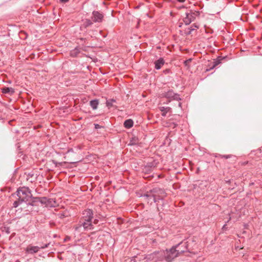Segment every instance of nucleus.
<instances>
[{
    "mask_svg": "<svg viewBox=\"0 0 262 262\" xmlns=\"http://www.w3.org/2000/svg\"><path fill=\"white\" fill-rule=\"evenodd\" d=\"M185 244L182 243L172 247L169 250L155 252L152 254L153 257L159 258V256H164L165 259L168 261H171L174 258L178 256L181 253L185 252L186 249Z\"/></svg>",
    "mask_w": 262,
    "mask_h": 262,
    "instance_id": "obj_1",
    "label": "nucleus"
},
{
    "mask_svg": "<svg viewBox=\"0 0 262 262\" xmlns=\"http://www.w3.org/2000/svg\"><path fill=\"white\" fill-rule=\"evenodd\" d=\"M93 217V211L91 209H86L82 213V216L79 223L74 226L75 230L80 233L94 229L92 220Z\"/></svg>",
    "mask_w": 262,
    "mask_h": 262,
    "instance_id": "obj_2",
    "label": "nucleus"
},
{
    "mask_svg": "<svg viewBox=\"0 0 262 262\" xmlns=\"http://www.w3.org/2000/svg\"><path fill=\"white\" fill-rule=\"evenodd\" d=\"M32 194L28 187H23L19 188L16 192V200L13 203V207H18L23 202L29 201Z\"/></svg>",
    "mask_w": 262,
    "mask_h": 262,
    "instance_id": "obj_3",
    "label": "nucleus"
},
{
    "mask_svg": "<svg viewBox=\"0 0 262 262\" xmlns=\"http://www.w3.org/2000/svg\"><path fill=\"white\" fill-rule=\"evenodd\" d=\"M165 196V192L163 190L155 188L150 191L147 192L143 197L146 200L148 203L152 204L156 203L159 200L162 199Z\"/></svg>",
    "mask_w": 262,
    "mask_h": 262,
    "instance_id": "obj_4",
    "label": "nucleus"
},
{
    "mask_svg": "<svg viewBox=\"0 0 262 262\" xmlns=\"http://www.w3.org/2000/svg\"><path fill=\"white\" fill-rule=\"evenodd\" d=\"M200 12L197 11H192L186 13V16L183 18V21L186 25L190 24L194 21L196 17L199 15Z\"/></svg>",
    "mask_w": 262,
    "mask_h": 262,
    "instance_id": "obj_5",
    "label": "nucleus"
},
{
    "mask_svg": "<svg viewBox=\"0 0 262 262\" xmlns=\"http://www.w3.org/2000/svg\"><path fill=\"white\" fill-rule=\"evenodd\" d=\"M38 201L43 205H45L47 207H55L56 205V202L53 199H48L46 197H41L38 199Z\"/></svg>",
    "mask_w": 262,
    "mask_h": 262,
    "instance_id": "obj_6",
    "label": "nucleus"
},
{
    "mask_svg": "<svg viewBox=\"0 0 262 262\" xmlns=\"http://www.w3.org/2000/svg\"><path fill=\"white\" fill-rule=\"evenodd\" d=\"M103 18L102 13L98 11H93L92 13V19L94 22H101Z\"/></svg>",
    "mask_w": 262,
    "mask_h": 262,
    "instance_id": "obj_7",
    "label": "nucleus"
},
{
    "mask_svg": "<svg viewBox=\"0 0 262 262\" xmlns=\"http://www.w3.org/2000/svg\"><path fill=\"white\" fill-rule=\"evenodd\" d=\"M164 96L169 99H173L176 100L180 99L179 96L175 94L172 91H169L164 94Z\"/></svg>",
    "mask_w": 262,
    "mask_h": 262,
    "instance_id": "obj_8",
    "label": "nucleus"
},
{
    "mask_svg": "<svg viewBox=\"0 0 262 262\" xmlns=\"http://www.w3.org/2000/svg\"><path fill=\"white\" fill-rule=\"evenodd\" d=\"M40 247L38 246H29L27 247L26 251L28 253L34 254L37 253Z\"/></svg>",
    "mask_w": 262,
    "mask_h": 262,
    "instance_id": "obj_9",
    "label": "nucleus"
},
{
    "mask_svg": "<svg viewBox=\"0 0 262 262\" xmlns=\"http://www.w3.org/2000/svg\"><path fill=\"white\" fill-rule=\"evenodd\" d=\"M155 63V68L157 70L160 69L162 67L164 64L165 61L162 58H160L159 59L156 60L154 62Z\"/></svg>",
    "mask_w": 262,
    "mask_h": 262,
    "instance_id": "obj_10",
    "label": "nucleus"
},
{
    "mask_svg": "<svg viewBox=\"0 0 262 262\" xmlns=\"http://www.w3.org/2000/svg\"><path fill=\"white\" fill-rule=\"evenodd\" d=\"M159 110L162 112V116L163 117H165L166 114L171 111V108L169 107L161 106L159 107Z\"/></svg>",
    "mask_w": 262,
    "mask_h": 262,
    "instance_id": "obj_11",
    "label": "nucleus"
},
{
    "mask_svg": "<svg viewBox=\"0 0 262 262\" xmlns=\"http://www.w3.org/2000/svg\"><path fill=\"white\" fill-rule=\"evenodd\" d=\"M2 92L3 94H10L11 95L14 93V90L12 88L4 87L2 89Z\"/></svg>",
    "mask_w": 262,
    "mask_h": 262,
    "instance_id": "obj_12",
    "label": "nucleus"
},
{
    "mask_svg": "<svg viewBox=\"0 0 262 262\" xmlns=\"http://www.w3.org/2000/svg\"><path fill=\"white\" fill-rule=\"evenodd\" d=\"M133 121L132 119H128L124 121V125L126 128H130L133 126Z\"/></svg>",
    "mask_w": 262,
    "mask_h": 262,
    "instance_id": "obj_13",
    "label": "nucleus"
},
{
    "mask_svg": "<svg viewBox=\"0 0 262 262\" xmlns=\"http://www.w3.org/2000/svg\"><path fill=\"white\" fill-rule=\"evenodd\" d=\"M90 104L93 110H96L97 108L99 101L97 99L93 100L90 101Z\"/></svg>",
    "mask_w": 262,
    "mask_h": 262,
    "instance_id": "obj_14",
    "label": "nucleus"
},
{
    "mask_svg": "<svg viewBox=\"0 0 262 262\" xmlns=\"http://www.w3.org/2000/svg\"><path fill=\"white\" fill-rule=\"evenodd\" d=\"M115 102V100L114 99H109L106 101V106L110 108L111 107L113 106V103Z\"/></svg>",
    "mask_w": 262,
    "mask_h": 262,
    "instance_id": "obj_15",
    "label": "nucleus"
},
{
    "mask_svg": "<svg viewBox=\"0 0 262 262\" xmlns=\"http://www.w3.org/2000/svg\"><path fill=\"white\" fill-rule=\"evenodd\" d=\"M198 28H199V26L197 25H196V24H193L191 27L190 30L192 31V30H195L196 29H198Z\"/></svg>",
    "mask_w": 262,
    "mask_h": 262,
    "instance_id": "obj_16",
    "label": "nucleus"
},
{
    "mask_svg": "<svg viewBox=\"0 0 262 262\" xmlns=\"http://www.w3.org/2000/svg\"><path fill=\"white\" fill-rule=\"evenodd\" d=\"M49 244H45L44 245H42V246H41L40 247V249H45V248H46L48 247Z\"/></svg>",
    "mask_w": 262,
    "mask_h": 262,
    "instance_id": "obj_17",
    "label": "nucleus"
},
{
    "mask_svg": "<svg viewBox=\"0 0 262 262\" xmlns=\"http://www.w3.org/2000/svg\"><path fill=\"white\" fill-rule=\"evenodd\" d=\"M177 126V124L175 123H171L169 126H171L172 128H175Z\"/></svg>",
    "mask_w": 262,
    "mask_h": 262,
    "instance_id": "obj_18",
    "label": "nucleus"
},
{
    "mask_svg": "<svg viewBox=\"0 0 262 262\" xmlns=\"http://www.w3.org/2000/svg\"><path fill=\"white\" fill-rule=\"evenodd\" d=\"M191 59H188V60H187L185 61L184 63H185V66H187V65H188V64L190 62H191Z\"/></svg>",
    "mask_w": 262,
    "mask_h": 262,
    "instance_id": "obj_19",
    "label": "nucleus"
},
{
    "mask_svg": "<svg viewBox=\"0 0 262 262\" xmlns=\"http://www.w3.org/2000/svg\"><path fill=\"white\" fill-rule=\"evenodd\" d=\"M86 23L87 26L92 24V23L91 21V20H88V19L86 20Z\"/></svg>",
    "mask_w": 262,
    "mask_h": 262,
    "instance_id": "obj_20",
    "label": "nucleus"
},
{
    "mask_svg": "<svg viewBox=\"0 0 262 262\" xmlns=\"http://www.w3.org/2000/svg\"><path fill=\"white\" fill-rule=\"evenodd\" d=\"M95 127L96 129H98L100 128L101 126L98 124H95Z\"/></svg>",
    "mask_w": 262,
    "mask_h": 262,
    "instance_id": "obj_21",
    "label": "nucleus"
},
{
    "mask_svg": "<svg viewBox=\"0 0 262 262\" xmlns=\"http://www.w3.org/2000/svg\"><path fill=\"white\" fill-rule=\"evenodd\" d=\"M98 223V220L97 219H95L92 222L93 224H97Z\"/></svg>",
    "mask_w": 262,
    "mask_h": 262,
    "instance_id": "obj_22",
    "label": "nucleus"
},
{
    "mask_svg": "<svg viewBox=\"0 0 262 262\" xmlns=\"http://www.w3.org/2000/svg\"><path fill=\"white\" fill-rule=\"evenodd\" d=\"M222 157L225 159H228L230 157V156L229 155H224V156H222Z\"/></svg>",
    "mask_w": 262,
    "mask_h": 262,
    "instance_id": "obj_23",
    "label": "nucleus"
},
{
    "mask_svg": "<svg viewBox=\"0 0 262 262\" xmlns=\"http://www.w3.org/2000/svg\"><path fill=\"white\" fill-rule=\"evenodd\" d=\"M69 0H60V1L62 3H67L69 1Z\"/></svg>",
    "mask_w": 262,
    "mask_h": 262,
    "instance_id": "obj_24",
    "label": "nucleus"
},
{
    "mask_svg": "<svg viewBox=\"0 0 262 262\" xmlns=\"http://www.w3.org/2000/svg\"><path fill=\"white\" fill-rule=\"evenodd\" d=\"M185 0H178L180 2H184Z\"/></svg>",
    "mask_w": 262,
    "mask_h": 262,
    "instance_id": "obj_25",
    "label": "nucleus"
},
{
    "mask_svg": "<svg viewBox=\"0 0 262 262\" xmlns=\"http://www.w3.org/2000/svg\"><path fill=\"white\" fill-rule=\"evenodd\" d=\"M179 106L180 107H181V103H179Z\"/></svg>",
    "mask_w": 262,
    "mask_h": 262,
    "instance_id": "obj_26",
    "label": "nucleus"
},
{
    "mask_svg": "<svg viewBox=\"0 0 262 262\" xmlns=\"http://www.w3.org/2000/svg\"><path fill=\"white\" fill-rule=\"evenodd\" d=\"M74 54H75V53H74V52H72V53H71V55H74Z\"/></svg>",
    "mask_w": 262,
    "mask_h": 262,
    "instance_id": "obj_27",
    "label": "nucleus"
}]
</instances>
